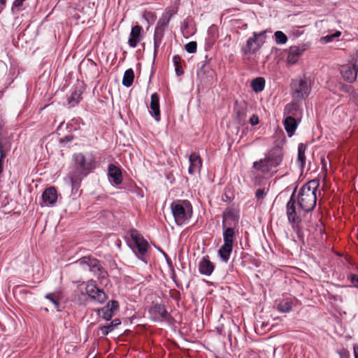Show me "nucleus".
Instances as JSON below:
<instances>
[{
    "mask_svg": "<svg viewBox=\"0 0 358 358\" xmlns=\"http://www.w3.org/2000/svg\"><path fill=\"white\" fill-rule=\"evenodd\" d=\"M341 35V32L340 31H336L334 34L331 35H327L321 38V41L324 43H328L331 42L335 38H338Z\"/></svg>",
    "mask_w": 358,
    "mask_h": 358,
    "instance_id": "35",
    "label": "nucleus"
},
{
    "mask_svg": "<svg viewBox=\"0 0 358 358\" xmlns=\"http://www.w3.org/2000/svg\"><path fill=\"white\" fill-rule=\"evenodd\" d=\"M105 307H108L109 310H112L115 314V311H117L119 308V303L116 301H110Z\"/></svg>",
    "mask_w": 358,
    "mask_h": 358,
    "instance_id": "41",
    "label": "nucleus"
},
{
    "mask_svg": "<svg viewBox=\"0 0 358 358\" xmlns=\"http://www.w3.org/2000/svg\"><path fill=\"white\" fill-rule=\"evenodd\" d=\"M306 150V146L303 143H300L298 147V157H297V162L299 164L301 168H303L305 164L306 161V155L305 152Z\"/></svg>",
    "mask_w": 358,
    "mask_h": 358,
    "instance_id": "31",
    "label": "nucleus"
},
{
    "mask_svg": "<svg viewBox=\"0 0 358 358\" xmlns=\"http://www.w3.org/2000/svg\"><path fill=\"white\" fill-rule=\"evenodd\" d=\"M101 334L103 335H107L113 330V322L105 326H102L100 328Z\"/></svg>",
    "mask_w": 358,
    "mask_h": 358,
    "instance_id": "40",
    "label": "nucleus"
},
{
    "mask_svg": "<svg viewBox=\"0 0 358 358\" xmlns=\"http://www.w3.org/2000/svg\"><path fill=\"white\" fill-rule=\"evenodd\" d=\"M293 300L287 298L282 300L277 306V309L280 313H289L292 310Z\"/></svg>",
    "mask_w": 358,
    "mask_h": 358,
    "instance_id": "25",
    "label": "nucleus"
},
{
    "mask_svg": "<svg viewBox=\"0 0 358 358\" xmlns=\"http://www.w3.org/2000/svg\"><path fill=\"white\" fill-rule=\"evenodd\" d=\"M351 281L355 287H358V275H353L351 277Z\"/></svg>",
    "mask_w": 358,
    "mask_h": 358,
    "instance_id": "48",
    "label": "nucleus"
},
{
    "mask_svg": "<svg viewBox=\"0 0 358 358\" xmlns=\"http://www.w3.org/2000/svg\"><path fill=\"white\" fill-rule=\"evenodd\" d=\"M129 235L131 240L135 243L138 254L144 257L150 248L148 241L144 239L136 229H131L129 231Z\"/></svg>",
    "mask_w": 358,
    "mask_h": 358,
    "instance_id": "11",
    "label": "nucleus"
},
{
    "mask_svg": "<svg viewBox=\"0 0 358 358\" xmlns=\"http://www.w3.org/2000/svg\"><path fill=\"white\" fill-rule=\"evenodd\" d=\"M340 72L345 81L354 83L358 73V59H353L351 63L342 66Z\"/></svg>",
    "mask_w": 358,
    "mask_h": 358,
    "instance_id": "10",
    "label": "nucleus"
},
{
    "mask_svg": "<svg viewBox=\"0 0 358 358\" xmlns=\"http://www.w3.org/2000/svg\"><path fill=\"white\" fill-rule=\"evenodd\" d=\"M174 66L180 65L181 57L179 55H174L172 59Z\"/></svg>",
    "mask_w": 358,
    "mask_h": 358,
    "instance_id": "47",
    "label": "nucleus"
},
{
    "mask_svg": "<svg viewBox=\"0 0 358 358\" xmlns=\"http://www.w3.org/2000/svg\"><path fill=\"white\" fill-rule=\"evenodd\" d=\"M150 114L157 122L160 120L159 96L157 93H153L150 97Z\"/></svg>",
    "mask_w": 358,
    "mask_h": 358,
    "instance_id": "16",
    "label": "nucleus"
},
{
    "mask_svg": "<svg viewBox=\"0 0 358 358\" xmlns=\"http://www.w3.org/2000/svg\"><path fill=\"white\" fill-rule=\"evenodd\" d=\"M108 176L116 185H119L122 182L123 178L121 169L113 164L108 165Z\"/></svg>",
    "mask_w": 358,
    "mask_h": 358,
    "instance_id": "20",
    "label": "nucleus"
},
{
    "mask_svg": "<svg viewBox=\"0 0 358 358\" xmlns=\"http://www.w3.org/2000/svg\"><path fill=\"white\" fill-rule=\"evenodd\" d=\"M175 72L178 76L183 75L184 71L181 65L175 66Z\"/></svg>",
    "mask_w": 358,
    "mask_h": 358,
    "instance_id": "45",
    "label": "nucleus"
},
{
    "mask_svg": "<svg viewBox=\"0 0 358 358\" xmlns=\"http://www.w3.org/2000/svg\"><path fill=\"white\" fill-rule=\"evenodd\" d=\"M274 36L275 42L278 44H285L287 41V36L281 31H275Z\"/></svg>",
    "mask_w": 358,
    "mask_h": 358,
    "instance_id": "33",
    "label": "nucleus"
},
{
    "mask_svg": "<svg viewBox=\"0 0 358 358\" xmlns=\"http://www.w3.org/2000/svg\"><path fill=\"white\" fill-rule=\"evenodd\" d=\"M265 87V80L264 78L258 77L253 79L251 82V87L255 92H260L264 90Z\"/></svg>",
    "mask_w": 358,
    "mask_h": 358,
    "instance_id": "27",
    "label": "nucleus"
},
{
    "mask_svg": "<svg viewBox=\"0 0 358 358\" xmlns=\"http://www.w3.org/2000/svg\"><path fill=\"white\" fill-rule=\"evenodd\" d=\"M292 95L294 99H304L309 94L310 87L306 78H299L292 84Z\"/></svg>",
    "mask_w": 358,
    "mask_h": 358,
    "instance_id": "9",
    "label": "nucleus"
},
{
    "mask_svg": "<svg viewBox=\"0 0 358 358\" xmlns=\"http://www.w3.org/2000/svg\"><path fill=\"white\" fill-rule=\"evenodd\" d=\"M214 264L209 260L208 256L203 257L199 262V271L201 274L209 276L214 271Z\"/></svg>",
    "mask_w": 358,
    "mask_h": 358,
    "instance_id": "21",
    "label": "nucleus"
},
{
    "mask_svg": "<svg viewBox=\"0 0 358 358\" xmlns=\"http://www.w3.org/2000/svg\"><path fill=\"white\" fill-rule=\"evenodd\" d=\"M73 139V136L72 135H67L64 138L59 139V142L61 143H68L71 141Z\"/></svg>",
    "mask_w": 358,
    "mask_h": 358,
    "instance_id": "46",
    "label": "nucleus"
},
{
    "mask_svg": "<svg viewBox=\"0 0 358 358\" xmlns=\"http://www.w3.org/2000/svg\"><path fill=\"white\" fill-rule=\"evenodd\" d=\"M284 127L287 131L288 136L291 137L295 132L297 127V122L294 117L287 116L283 122Z\"/></svg>",
    "mask_w": 358,
    "mask_h": 358,
    "instance_id": "23",
    "label": "nucleus"
},
{
    "mask_svg": "<svg viewBox=\"0 0 358 358\" xmlns=\"http://www.w3.org/2000/svg\"><path fill=\"white\" fill-rule=\"evenodd\" d=\"M264 32L253 34L252 37H250L246 42V46L242 48V51L245 55L250 53H255L260 48V44L257 41L258 36H263Z\"/></svg>",
    "mask_w": 358,
    "mask_h": 358,
    "instance_id": "14",
    "label": "nucleus"
},
{
    "mask_svg": "<svg viewBox=\"0 0 358 358\" xmlns=\"http://www.w3.org/2000/svg\"><path fill=\"white\" fill-rule=\"evenodd\" d=\"M101 317L103 319H104L106 321L110 320L112 317L114 315V313L112 310H109L108 307H103L101 310Z\"/></svg>",
    "mask_w": 358,
    "mask_h": 358,
    "instance_id": "36",
    "label": "nucleus"
},
{
    "mask_svg": "<svg viewBox=\"0 0 358 358\" xmlns=\"http://www.w3.org/2000/svg\"><path fill=\"white\" fill-rule=\"evenodd\" d=\"M42 200L45 206H54L57 201V192L55 187H50L44 190Z\"/></svg>",
    "mask_w": 358,
    "mask_h": 358,
    "instance_id": "17",
    "label": "nucleus"
},
{
    "mask_svg": "<svg viewBox=\"0 0 358 358\" xmlns=\"http://www.w3.org/2000/svg\"><path fill=\"white\" fill-rule=\"evenodd\" d=\"M185 49L188 53H195L197 49V43L195 41H191L185 45Z\"/></svg>",
    "mask_w": 358,
    "mask_h": 358,
    "instance_id": "38",
    "label": "nucleus"
},
{
    "mask_svg": "<svg viewBox=\"0 0 358 358\" xmlns=\"http://www.w3.org/2000/svg\"><path fill=\"white\" fill-rule=\"evenodd\" d=\"M357 239H358V234H357Z\"/></svg>",
    "mask_w": 358,
    "mask_h": 358,
    "instance_id": "53",
    "label": "nucleus"
},
{
    "mask_svg": "<svg viewBox=\"0 0 358 358\" xmlns=\"http://www.w3.org/2000/svg\"><path fill=\"white\" fill-rule=\"evenodd\" d=\"M259 117L257 115H252L250 118V123L252 126H255L259 124Z\"/></svg>",
    "mask_w": 358,
    "mask_h": 358,
    "instance_id": "43",
    "label": "nucleus"
},
{
    "mask_svg": "<svg viewBox=\"0 0 358 358\" xmlns=\"http://www.w3.org/2000/svg\"><path fill=\"white\" fill-rule=\"evenodd\" d=\"M318 181L310 180L303 185L299 191L296 200L301 210L306 213L312 211L316 206Z\"/></svg>",
    "mask_w": 358,
    "mask_h": 358,
    "instance_id": "3",
    "label": "nucleus"
},
{
    "mask_svg": "<svg viewBox=\"0 0 358 358\" xmlns=\"http://www.w3.org/2000/svg\"><path fill=\"white\" fill-rule=\"evenodd\" d=\"M301 110L299 108V106L298 104L295 103H290L285 106L284 109V115L291 117H297L298 115H301Z\"/></svg>",
    "mask_w": 358,
    "mask_h": 358,
    "instance_id": "24",
    "label": "nucleus"
},
{
    "mask_svg": "<svg viewBox=\"0 0 358 358\" xmlns=\"http://www.w3.org/2000/svg\"><path fill=\"white\" fill-rule=\"evenodd\" d=\"M25 0H15L11 7L13 14H17L21 10Z\"/></svg>",
    "mask_w": 358,
    "mask_h": 358,
    "instance_id": "34",
    "label": "nucleus"
},
{
    "mask_svg": "<svg viewBox=\"0 0 358 358\" xmlns=\"http://www.w3.org/2000/svg\"><path fill=\"white\" fill-rule=\"evenodd\" d=\"M282 159V149L275 146L268 152L264 158L255 162L252 168L264 176H271L277 172L276 168L281 164Z\"/></svg>",
    "mask_w": 358,
    "mask_h": 358,
    "instance_id": "2",
    "label": "nucleus"
},
{
    "mask_svg": "<svg viewBox=\"0 0 358 358\" xmlns=\"http://www.w3.org/2000/svg\"><path fill=\"white\" fill-rule=\"evenodd\" d=\"M142 27L139 25L134 26L131 28L129 38L128 40V44L130 47L134 48L137 46L138 43L142 38Z\"/></svg>",
    "mask_w": 358,
    "mask_h": 358,
    "instance_id": "19",
    "label": "nucleus"
},
{
    "mask_svg": "<svg viewBox=\"0 0 358 358\" xmlns=\"http://www.w3.org/2000/svg\"><path fill=\"white\" fill-rule=\"evenodd\" d=\"M189 166L188 173L190 175H194L200 173L202 168V160L198 153L194 152L189 156Z\"/></svg>",
    "mask_w": 358,
    "mask_h": 358,
    "instance_id": "15",
    "label": "nucleus"
},
{
    "mask_svg": "<svg viewBox=\"0 0 358 358\" xmlns=\"http://www.w3.org/2000/svg\"><path fill=\"white\" fill-rule=\"evenodd\" d=\"M3 155L2 154V151H1V155H0V175L2 173L3 170Z\"/></svg>",
    "mask_w": 358,
    "mask_h": 358,
    "instance_id": "49",
    "label": "nucleus"
},
{
    "mask_svg": "<svg viewBox=\"0 0 358 358\" xmlns=\"http://www.w3.org/2000/svg\"><path fill=\"white\" fill-rule=\"evenodd\" d=\"M0 3L3 6H5L6 3V0H0Z\"/></svg>",
    "mask_w": 358,
    "mask_h": 358,
    "instance_id": "52",
    "label": "nucleus"
},
{
    "mask_svg": "<svg viewBox=\"0 0 358 358\" xmlns=\"http://www.w3.org/2000/svg\"><path fill=\"white\" fill-rule=\"evenodd\" d=\"M234 112L238 123L242 124L246 118L245 109L241 106H236L234 107Z\"/></svg>",
    "mask_w": 358,
    "mask_h": 358,
    "instance_id": "32",
    "label": "nucleus"
},
{
    "mask_svg": "<svg viewBox=\"0 0 358 358\" xmlns=\"http://www.w3.org/2000/svg\"><path fill=\"white\" fill-rule=\"evenodd\" d=\"M171 209L174 220L179 226L186 224L192 216V206L188 200L180 199L172 202Z\"/></svg>",
    "mask_w": 358,
    "mask_h": 358,
    "instance_id": "4",
    "label": "nucleus"
},
{
    "mask_svg": "<svg viewBox=\"0 0 358 358\" xmlns=\"http://www.w3.org/2000/svg\"><path fill=\"white\" fill-rule=\"evenodd\" d=\"M143 17L148 23H153L157 18L156 15L151 11H145Z\"/></svg>",
    "mask_w": 358,
    "mask_h": 358,
    "instance_id": "37",
    "label": "nucleus"
},
{
    "mask_svg": "<svg viewBox=\"0 0 358 358\" xmlns=\"http://www.w3.org/2000/svg\"><path fill=\"white\" fill-rule=\"evenodd\" d=\"M85 292L92 301L99 303H103L107 299V295L104 291L99 289L92 280L87 282Z\"/></svg>",
    "mask_w": 358,
    "mask_h": 358,
    "instance_id": "8",
    "label": "nucleus"
},
{
    "mask_svg": "<svg viewBox=\"0 0 358 358\" xmlns=\"http://www.w3.org/2000/svg\"><path fill=\"white\" fill-rule=\"evenodd\" d=\"M222 229L224 243L218 250V255L221 259L227 263L229 259L235 242V229L231 227H222Z\"/></svg>",
    "mask_w": 358,
    "mask_h": 358,
    "instance_id": "7",
    "label": "nucleus"
},
{
    "mask_svg": "<svg viewBox=\"0 0 358 358\" xmlns=\"http://www.w3.org/2000/svg\"><path fill=\"white\" fill-rule=\"evenodd\" d=\"M238 224V217L232 210H228L223 213L222 215V227H231L235 229Z\"/></svg>",
    "mask_w": 358,
    "mask_h": 358,
    "instance_id": "18",
    "label": "nucleus"
},
{
    "mask_svg": "<svg viewBox=\"0 0 358 358\" xmlns=\"http://www.w3.org/2000/svg\"><path fill=\"white\" fill-rule=\"evenodd\" d=\"M112 322H113V329L115 328V327H116L120 324V322L119 320H114Z\"/></svg>",
    "mask_w": 358,
    "mask_h": 358,
    "instance_id": "51",
    "label": "nucleus"
},
{
    "mask_svg": "<svg viewBox=\"0 0 358 358\" xmlns=\"http://www.w3.org/2000/svg\"><path fill=\"white\" fill-rule=\"evenodd\" d=\"M267 192H268V189H266L265 188H259L258 189H257L256 191V193H255V196L257 199H259V200H263L265 196H266L267 194Z\"/></svg>",
    "mask_w": 358,
    "mask_h": 358,
    "instance_id": "39",
    "label": "nucleus"
},
{
    "mask_svg": "<svg viewBox=\"0 0 358 358\" xmlns=\"http://www.w3.org/2000/svg\"><path fill=\"white\" fill-rule=\"evenodd\" d=\"M73 159L75 166L66 179L71 185L72 194H76L82 180L94 169V161L91 158L86 159L82 153L75 154Z\"/></svg>",
    "mask_w": 358,
    "mask_h": 358,
    "instance_id": "1",
    "label": "nucleus"
},
{
    "mask_svg": "<svg viewBox=\"0 0 358 358\" xmlns=\"http://www.w3.org/2000/svg\"><path fill=\"white\" fill-rule=\"evenodd\" d=\"M45 299L51 301L56 308H59L60 305L59 301L62 299V293L59 291L48 293L45 295Z\"/></svg>",
    "mask_w": 358,
    "mask_h": 358,
    "instance_id": "30",
    "label": "nucleus"
},
{
    "mask_svg": "<svg viewBox=\"0 0 358 358\" xmlns=\"http://www.w3.org/2000/svg\"><path fill=\"white\" fill-rule=\"evenodd\" d=\"M353 352L355 358H358V345H354Z\"/></svg>",
    "mask_w": 358,
    "mask_h": 358,
    "instance_id": "50",
    "label": "nucleus"
},
{
    "mask_svg": "<svg viewBox=\"0 0 358 358\" xmlns=\"http://www.w3.org/2000/svg\"><path fill=\"white\" fill-rule=\"evenodd\" d=\"M296 197L294 192H293L286 205V214L289 223L301 222L299 211L296 210Z\"/></svg>",
    "mask_w": 358,
    "mask_h": 358,
    "instance_id": "12",
    "label": "nucleus"
},
{
    "mask_svg": "<svg viewBox=\"0 0 358 358\" xmlns=\"http://www.w3.org/2000/svg\"><path fill=\"white\" fill-rule=\"evenodd\" d=\"M176 13V10L173 9H166L165 12L162 15L159 19L155 29L154 34V55H155L157 52V50L162 41L164 31L169 24L171 17Z\"/></svg>",
    "mask_w": 358,
    "mask_h": 358,
    "instance_id": "5",
    "label": "nucleus"
},
{
    "mask_svg": "<svg viewBox=\"0 0 358 358\" xmlns=\"http://www.w3.org/2000/svg\"><path fill=\"white\" fill-rule=\"evenodd\" d=\"M292 229L296 233L299 241L304 242L305 231L301 225V222H296L290 223Z\"/></svg>",
    "mask_w": 358,
    "mask_h": 358,
    "instance_id": "28",
    "label": "nucleus"
},
{
    "mask_svg": "<svg viewBox=\"0 0 358 358\" xmlns=\"http://www.w3.org/2000/svg\"><path fill=\"white\" fill-rule=\"evenodd\" d=\"M148 313L150 319L155 322L166 320L169 316L165 306L159 303L152 304L148 310Z\"/></svg>",
    "mask_w": 358,
    "mask_h": 358,
    "instance_id": "13",
    "label": "nucleus"
},
{
    "mask_svg": "<svg viewBox=\"0 0 358 358\" xmlns=\"http://www.w3.org/2000/svg\"><path fill=\"white\" fill-rule=\"evenodd\" d=\"M81 95L82 91L76 88L68 98V103L72 107L76 106L82 99Z\"/></svg>",
    "mask_w": 358,
    "mask_h": 358,
    "instance_id": "26",
    "label": "nucleus"
},
{
    "mask_svg": "<svg viewBox=\"0 0 358 358\" xmlns=\"http://www.w3.org/2000/svg\"><path fill=\"white\" fill-rule=\"evenodd\" d=\"M134 79V73L132 69H129L125 71L123 78L122 85L127 87L131 86Z\"/></svg>",
    "mask_w": 358,
    "mask_h": 358,
    "instance_id": "29",
    "label": "nucleus"
},
{
    "mask_svg": "<svg viewBox=\"0 0 358 358\" xmlns=\"http://www.w3.org/2000/svg\"><path fill=\"white\" fill-rule=\"evenodd\" d=\"M305 49L300 46H292L289 50V53L287 57V63L289 64H296L299 57L301 56Z\"/></svg>",
    "mask_w": 358,
    "mask_h": 358,
    "instance_id": "22",
    "label": "nucleus"
},
{
    "mask_svg": "<svg viewBox=\"0 0 358 358\" xmlns=\"http://www.w3.org/2000/svg\"><path fill=\"white\" fill-rule=\"evenodd\" d=\"M338 355L340 356V358H350V352L347 349H342L341 351L338 352Z\"/></svg>",
    "mask_w": 358,
    "mask_h": 358,
    "instance_id": "42",
    "label": "nucleus"
},
{
    "mask_svg": "<svg viewBox=\"0 0 358 358\" xmlns=\"http://www.w3.org/2000/svg\"><path fill=\"white\" fill-rule=\"evenodd\" d=\"M342 91L347 93H353L355 92L354 88L350 85H343L342 86Z\"/></svg>",
    "mask_w": 358,
    "mask_h": 358,
    "instance_id": "44",
    "label": "nucleus"
},
{
    "mask_svg": "<svg viewBox=\"0 0 358 358\" xmlns=\"http://www.w3.org/2000/svg\"><path fill=\"white\" fill-rule=\"evenodd\" d=\"M74 264L79 266L83 270L88 269L98 279H105L107 276L106 271L96 258L85 256L78 259Z\"/></svg>",
    "mask_w": 358,
    "mask_h": 358,
    "instance_id": "6",
    "label": "nucleus"
}]
</instances>
